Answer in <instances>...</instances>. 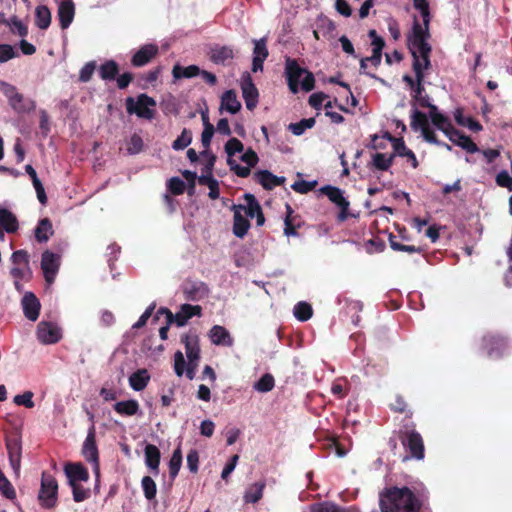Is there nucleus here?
Returning a JSON list of instances; mask_svg holds the SVG:
<instances>
[{"instance_id": "1", "label": "nucleus", "mask_w": 512, "mask_h": 512, "mask_svg": "<svg viewBox=\"0 0 512 512\" xmlns=\"http://www.w3.org/2000/svg\"><path fill=\"white\" fill-rule=\"evenodd\" d=\"M423 502L408 487H391L380 497L382 512H421Z\"/></svg>"}, {"instance_id": "2", "label": "nucleus", "mask_w": 512, "mask_h": 512, "mask_svg": "<svg viewBox=\"0 0 512 512\" xmlns=\"http://www.w3.org/2000/svg\"><path fill=\"white\" fill-rule=\"evenodd\" d=\"M285 74L289 89L292 93H297L299 85L302 90L309 92L315 87V78L312 72L302 68L297 60L290 57L285 61Z\"/></svg>"}, {"instance_id": "3", "label": "nucleus", "mask_w": 512, "mask_h": 512, "mask_svg": "<svg viewBox=\"0 0 512 512\" xmlns=\"http://www.w3.org/2000/svg\"><path fill=\"white\" fill-rule=\"evenodd\" d=\"M69 486L72 488L73 499L81 502L90 496V490L80 486L89 480V472L81 462H66L63 468Z\"/></svg>"}, {"instance_id": "4", "label": "nucleus", "mask_w": 512, "mask_h": 512, "mask_svg": "<svg viewBox=\"0 0 512 512\" xmlns=\"http://www.w3.org/2000/svg\"><path fill=\"white\" fill-rule=\"evenodd\" d=\"M398 438L411 458L416 460L424 459V441L421 434L415 430L414 424L411 428L406 425L404 429H400L398 432Z\"/></svg>"}, {"instance_id": "5", "label": "nucleus", "mask_w": 512, "mask_h": 512, "mask_svg": "<svg viewBox=\"0 0 512 512\" xmlns=\"http://www.w3.org/2000/svg\"><path fill=\"white\" fill-rule=\"evenodd\" d=\"M155 106V99L145 93L139 94L136 101L131 96L125 99L127 113L135 114L141 119L152 120L155 116Z\"/></svg>"}, {"instance_id": "6", "label": "nucleus", "mask_w": 512, "mask_h": 512, "mask_svg": "<svg viewBox=\"0 0 512 512\" xmlns=\"http://www.w3.org/2000/svg\"><path fill=\"white\" fill-rule=\"evenodd\" d=\"M202 308L199 305L182 304L180 311L173 314L168 308L161 307L157 311L154 320L159 318V315H165L168 319V324L175 323L178 327L185 326L189 319L193 316H201Z\"/></svg>"}, {"instance_id": "7", "label": "nucleus", "mask_w": 512, "mask_h": 512, "mask_svg": "<svg viewBox=\"0 0 512 512\" xmlns=\"http://www.w3.org/2000/svg\"><path fill=\"white\" fill-rule=\"evenodd\" d=\"M181 342L185 346L188 364L186 368V376L192 380L195 376V370L200 359L199 337L196 333H187L182 335Z\"/></svg>"}, {"instance_id": "8", "label": "nucleus", "mask_w": 512, "mask_h": 512, "mask_svg": "<svg viewBox=\"0 0 512 512\" xmlns=\"http://www.w3.org/2000/svg\"><path fill=\"white\" fill-rule=\"evenodd\" d=\"M507 348L506 338L499 334L487 333L481 339L480 349L490 359L502 358Z\"/></svg>"}, {"instance_id": "9", "label": "nucleus", "mask_w": 512, "mask_h": 512, "mask_svg": "<svg viewBox=\"0 0 512 512\" xmlns=\"http://www.w3.org/2000/svg\"><path fill=\"white\" fill-rule=\"evenodd\" d=\"M57 491L58 484L55 478L49 474L43 473L38 499L44 508L50 509L56 505Z\"/></svg>"}, {"instance_id": "10", "label": "nucleus", "mask_w": 512, "mask_h": 512, "mask_svg": "<svg viewBox=\"0 0 512 512\" xmlns=\"http://www.w3.org/2000/svg\"><path fill=\"white\" fill-rule=\"evenodd\" d=\"M430 37L429 33V24L421 25L417 19H414L412 25V31L407 36V44L410 52L425 49L426 47H431L428 43V38Z\"/></svg>"}, {"instance_id": "11", "label": "nucleus", "mask_w": 512, "mask_h": 512, "mask_svg": "<svg viewBox=\"0 0 512 512\" xmlns=\"http://www.w3.org/2000/svg\"><path fill=\"white\" fill-rule=\"evenodd\" d=\"M320 192L327 196L328 199L334 203L339 209L338 220L343 222L350 216L349 213V201L344 197L343 191L335 186L325 185L320 188Z\"/></svg>"}, {"instance_id": "12", "label": "nucleus", "mask_w": 512, "mask_h": 512, "mask_svg": "<svg viewBox=\"0 0 512 512\" xmlns=\"http://www.w3.org/2000/svg\"><path fill=\"white\" fill-rule=\"evenodd\" d=\"M182 292L186 300L199 301L208 296L209 288L207 284L202 281L187 279L182 284Z\"/></svg>"}, {"instance_id": "13", "label": "nucleus", "mask_w": 512, "mask_h": 512, "mask_svg": "<svg viewBox=\"0 0 512 512\" xmlns=\"http://www.w3.org/2000/svg\"><path fill=\"white\" fill-rule=\"evenodd\" d=\"M60 256L49 250L42 254L41 269L47 283L51 284L55 280V276L59 270Z\"/></svg>"}, {"instance_id": "14", "label": "nucleus", "mask_w": 512, "mask_h": 512, "mask_svg": "<svg viewBox=\"0 0 512 512\" xmlns=\"http://www.w3.org/2000/svg\"><path fill=\"white\" fill-rule=\"evenodd\" d=\"M385 137H387L389 142H391V144L393 146V150H394V152L392 154H395V157L396 156L405 157L407 159V161L411 163L412 168H414V169L418 168L419 162L416 158V155L411 149H409L406 146L403 138L394 137L389 132H385Z\"/></svg>"}, {"instance_id": "15", "label": "nucleus", "mask_w": 512, "mask_h": 512, "mask_svg": "<svg viewBox=\"0 0 512 512\" xmlns=\"http://www.w3.org/2000/svg\"><path fill=\"white\" fill-rule=\"evenodd\" d=\"M37 338L43 344H53L60 340L61 331L57 325L41 321L37 326Z\"/></svg>"}, {"instance_id": "16", "label": "nucleus", "mask_w": 512, "mask_h": 512, "mask_svg": "<svg viewBox=\"0 0 512 512\" xmlns=\"http://www.w3.org/2000/svg\"><path fill=\"white\" fill-rule=\"evenodd\" d=\"M159 53L156 44H145L141 46L131 58L134 67H143L150 63Z\"/></svg>"}, {"instance_id": "17", "label": "nucleus", "mask_w": 512, "mask_h": 512, "mask_svg": "<svg viewBox=\"0 0 512 512\" xmlns=\"http://www.w3.org/2000/svg\"><path fill=\"white\" fill-rule=\"evenodd\" d=\"M241 90L246 108L250 111L254 110L258 104L259 92L249 74L243 78Z\"/></svg>"}, {"instance_id": "18", "label": "nucleus", "mask_w": 512, "mask_h": 512, "mask_svg": "<svg viewBox=\"0 0 512 512\" xmlns=\"http://www.w3.org/2000/svg\"><path fill=\"white\" fill-rule=\"evenodd\" d=\"M231 209L234 211L233 234L238 238H243L251 226L249 220L242 215V209H245V206L233 204Z\"/></svg>"}, {"instance_id": "19", "label": "nucleus", "mask_w": 512, "mask_h": 512, "mask_svg": "<svg viewBox=\"0 0 512 512\" xmlns=\"http://www.w3.org/2000/svg\"><path fill=\"white\" fill-rule=\"evenodd\" d=\"M23 313L30 321H36L39 317L41 304L32 292H25L21 300Z\"/></svg>"}, {"instance_id": "20", "label": "nucleus", "mask_w": 512, "mask_h": 512, "mask_svg": "<svg viewBox=\"0 0 512 512\" xmlns=\"http://www.w3.org/2000/svg\"><path fill=\"white\" fill-rule=\"evenodd\" d=\"M254 179L265 190H272L276 186H281L285 183L286 178L283 176H276L268 170H259L254 173Z\"/></svg>"}, {"instance_id": "21", "label": "nucleus", "mask_w": 512, "mask_h": 512, "mask_svg": "<svg viewBox=\"0 0 512 512\" xmlns=\"http://www.w3.org/2000/svg\"><path fill=\"white\" fill-rule=\"evenodd\" d=\"M254 49H253V60H252V71H262L263 63L269 55L266 39L261 38L259 40H253Z\"/></svg>"}, {"instance_id": "22", "label": "nucleus", "mask_w": 512, "mask_h": 512, "mask_svg": "<svg viewBox=\"0 0 512 512\" xmlns=\"http://www.w3.org/2000/svg\"><path fill=\"white\" fill-rule=\"evenodd\" d=\"M234 58L231 46L215 44L210 48L209 59L217 65H225L226 61Z\"/></svg>"}, {"instance_id": "23", "label": "nucleus", "mask_w": 512, "mask_h": 512, "mask_svg": "<svg viewBox=\"0 0 512 512\" xmlns=\"http://www.w3.org/2000/svg\"><path fill=\"white\" fill-rule=\"evenodd\" d=\"M75 7L72 0H61L58 6V18L62 29L69 27L73 21Z\"/></svg>"}, {"instance_id": "24", "label": "nucleus", "mask_w": 512, "mask_h": 512, "mask_svg": "<svg viewBox=\"0 0 512 512\" xmlns=\"http://www.w3.org/2000/svg\"><path fill=\"white\" fill-rule=\"evenodd\" d=\"M82 455L86 461L94 466V470L96 471V444L93 424L89 428L88 435L83 443Z\"/></svg>"}, {"instance_id": "25", "label": "nucleus", "mask_w": 512, "mask_h": 512, "mask_svg": "<svg viewBox=\"0 0 512 512\" xmlns=\"http://www.w3.org/2000/svg\"><path fill=\"white\" fill-rule=\"evenodd\" d=\"M456 134H449L448 138L451 142H453L455 145L461 147L468 153H476L479 151L478 146L476 143L473 142V140L465 135L463 132L455 128Z\"/></svg>"}, {"instance_id": "26", "label": "nucleus", "mask_w": 512, "mask_h": 512, "mask_svg": "<svg viewBox=\"0 0 512 512\" xmlns=\"http://www.w3.org/2000/svg\"><path fill=\"white\" fill-rule=\"evenodd\" d=\"M145 464L155 474H159L161 453L157 446L147 444L144 449Z\"/></svg>"}, {"instance_id": "27", "label": "nucleus", "mask_w": 512, "mask_h": 512, "mask_svg": "<svg viewBox=\"0 0 512 512\" xmlns=\"http://www.w3.org/2000/svg\"><path fill=\"white\" fill-rule=\"evenodd\" d=\"M265 487L266 482L264 480L250 484L244 492V502L247 504H255L259 502L263 497V491Z\"/></svg>"}, {"instance_id": "28", "label": "nucleus", "mask_w": 512, "mask_h": 512, "mask_svg": "<svg viewBox=\"0 0 512 512\" xmlns=\"http://www.w3.org/2000/svg\"><path fill=\"white\" fill-rule=\"evenodd\" d=\"M416 51L410 52L413 58L412 62V68L415 72V64L418 63L420 67V72L425 74L426 70H429L431 68V60H430V54L432 51L431 47H426L425 49H420Z\"/></svg>"}, {"instance_id": "29", "label": "nucleus", "mask_w": 512, "mask_h": 512, "mask_svg": "<svg viewBox=\"0 0 512 512\" xmlns=\"http://www.w3.org/2000/svg\"><path fill=\"white\" fill-rule=\"evenodd\" d=\"M209 337L215 345L231 346L233 344L228 330L220 325H214L210 329Z\"/></svg>"}, {"instance_id": "30", "label": "nucleus", "mask_w": 512, "mask_h": 512, "mask_svg": "<svg viewBox=\"0 0 512 512\" xmlns=\"http://www.w3.org/2000/svg\"><path fill=\"white\" fill-rule=\"evenodd\" d=\"M221 108L227 110L231 114H236L241 109V103L237 99V94L234 90H227L221 97Z\"/></svg>"}, {"instance_id": "31", "label": "nucleus", "mask_w": 512, "mask_h": 512, "mask_svg": "<svg viewBox=\"0 0 512 512\" xmlns=\"http://www.w3.org/2000/svg\"><path fill=\"white\" fill-rule=\"evenodd\" d=\"M150 375L146 369H139L129 377V384L135 391H142L148 385Z\"/></svg>"}, {"instance_id": "32", "label": "nucleus", "mask_w": 512, "mask_h": 512, "mask_svg": "<svg viewBox=\"0 0 512 512\" xmlns=\"http://www.w3.org/2000/svg\"><path fill=\"white\" fill-rule=\"evenodd\" d=\"M0 223L7 233H14L18 229V221L15 215L6 208L0 207Z\"/></svg>"}, {"instance_id": "33", "label": "nucleus", "mask_w": 512, "mask_h": 512, "mask_svg": "<svg viewBox=\"0 0 512 512\" xmlns=\"http://www.w3.org/2000/svg\"><path fill=\"white\" fill-rule=\"evenodd\" d=\"M34 234L38 242H47L49 237L53 234L51 221L48 218L41 219L35 228Z\"/></svg>"}, {"instance_id": "34", "label": "nucleus", "mask_w": 512, "mask_h": 512, "mask_svg": "<svg viewBox=\"0 0 512 512\" xmlns=\"http://www.w3.org/2000/svg\"><path fill=\"white\" fill-rule=\"evenodd\" d=\"M98 70L103 80L112 81L116 79L119 73V65L114 60H108L101 64Z\"/></svg>"}, {"instance_id": "35", "label": "nucleus", "mask_w": 512, "mask_h": 512, "mask_svg": "<svg viewBox=\"0 0 512 512\" xmlns=\"http://www.w3.org/2000/svg\"><path fill=\"white\" fill-rule=\"evenodd\" d=\"M9 462L14 470V472L18 475L20 471L21 465V447L18 443H7Z\"/></svg>"}, {"instance_id": "36", "label": "nucleus", "mask_w": 512, "mask_h": 512, "mask_svg": "<svg viewBox=\"0 0 512 512\" xmlns=\"http://www.w3.org/2000/svg\"><path fill=\"white\" fill-rule=\"evenodd\" d=\"M395 154L387 156L384 153H375L372 156V167L379 171H387L393 164Z\"/></svg>"}, {"instance_id": "37", "label": "nucleus", "mask_w": 512, "mask_h": 512, "mask_svg": "<svg viewBox=\"0 0 512 512\" xmlns=\"http://www.w3.org/2000/svg\"><path fill=\"white\" fill-rule=\"evenodd\" d=\"M431 122L437 129L442 131L447 137L451 133L456 134L455 127L452 125L451 120L449 119V117L442 113L433 115V119H431Z\"/></svg>"}, {"instance_id": "38", "label": "nucleus", "mask_w": 512, "mask_h": 512, "mask_svg": "<svg viewBox=\"0 0 512 512\" xmlns=\"http://www.w3.org/2000/svg\"><path fill=\"white\" fill-rule=\"evenodd\" d=\"M51 12L47 6L39 5L35 10V24L38 28L45 30L50 26Z\"/></svg>"}, {"instance_id": "39", "label": "nucleus", "mask_w": 512, "mask_h": 512, "mask_svg": "<svg viewBox=\"0 0 512 512\" xmlns=\"http://www.w3.org/2000/svg\"><path fill=\"white\" fill-rule=\"evenodd\" d=\"M113 409L121 415L133 416L139 410V403L134 400L120 401L114 404Z\"/></svg>"}, {"instance_id": "40", "label": "nucleus", "mask_w": 512, "mask_h": 512, "mask_svg": "<svg viewBox=\"0 0 512 512\" xmlns=\"http://www.w3.org/2000/svg\"><path fill=\"white\" fill-rule=\"evenodd\" d=\"M200 74V68L197 65H189L183 67L179 64L175 65L172 70V75L175 79L192 78Z\"/></svg>"}, {"instance_id": "41", "label": "nucleus", "mask_w": 512, "mask_h": 512, "mask_svg": "<svg viewBox=\"0 0 512 512\" xmlns=\"http://www.w3.org/2000/svg\"><path fill=\"white\" fill-rule=\"evenodd\" d=\"M182 465V450L181 445L179 444L178 447L174 450L170 461H169V477L174 480L181 468Z\"/></svg>"}, {"instance_id": "42", "label": "nucleus", "mask_w": 512, "mask_h": 512, "mask_svg": "<svg viewBox=\"0 0 512 512\" xmlns=\"http://www.w3.org/2000/svg\"><path fill=\"white\" fill-rule=\"evenodd\" d=\"M8 101L10 106L18 112L29 111L34 108V103L32 101H25L23 95L19 92H17L14 97Z\"/></svg>"}, {"instance_id": "43", "label": "nucleus", "mask_w": 512, "mask_h": 512, "mask_svg": "<svg viewBox=\"0 0 512 512\" xmlns=\"http://www.w3.org/2000/svg\"><path fill=\"white\" fill-rule=\"evenodd\" d=\"M286 211H287V214H286V217H285V220H284V234L287 237H289V236H297L298 235L297 228L300 225L294 223V219L296 217H294L292 215L293 214V210H292V208H291V206L289 204L286 205Z\"/></svg>"}, {"instance_id": "44", "label": "nucleus", "mask_w": 512, "mask_h": 512, "mask_svg": "<svg viewBox=\"0 0 512 512\" xmlns=\"http://www.w3.org/2000/svg\"><path fill=\"white\" fill-rule=\"evenodd\" d=\"M316 123L315 118H304L296 123H291L288 129L296 136L302 135L307 129L314 127Z\"/></svg>"}, {"instance_id": "45", "label": "nucleus", "mask_w": 512, "mask_h": 512, "mask_svg": "<svg viewBox=\"0 0 512 512\" xmlns=\"http://www.w3.org/2000/svg\"><path fill=\"white\" fill-rule=\"evenodd\" d=\"M294 316L301 322H305L312 317L313 309L312 306L307 302H298L294 306Z\"/></svg>"}, {"instance_id": "46", "label": "nucleus", "mask_w": 512, "mask_h": 512, "mask_svg": "<svg viewBox=\"0 0 512 512\" xmlns=\"http://www.w3.org/2000/svg\"><path fill=\"white\" fill-rule=\"evenodd\" d=\"M160 108L165 115H177L179 113V106L172 94H168L160 102Z\"/></svg>"}, {"instance_id": "47", "label": "nucleus", "mask_w": 512, "mask_h": 512, "mask_svg": "<svg viewBox=\"0 0 512 512\" xmlns=\"http://www.w3.org/2000/svg\"><path fill=\"white\" fill-rule=\"evenodd\" d=\"M141 487L144 493L145 498L148 501H152L155 499L157 494V486L155 481L150 476H144L141 480Z\"/></svg>"}, {"instance_id": "48", "label": "nucleus", "mask_w": 512, "mask_h": 512, "mask_svg": "<svg viewBox=\"0 0 512 512\" xmlns=\"http://www.w3.org/2000/svg\"><path fill=\"white\" fill-rule=\"evenodd\" d=\"M244 199L246 200L247 205L245 206V209H242V211L245 212L247 217H256V214L262 209L259 202L255 198V196L250 193H246L244 195Z\"/></svg>"}, {"instance_id": "49", "label": "nucleus", "mask_w": 512, "mask_h": 512, "mask_svg": "<svg viewBox=\"0 0 512 512\" xmlns=\"http://www.w3.org/2000/svg\"><path fill=\"white\" fill-rule=\"evenodd\" d=\"M2 22L11 27L12 33H16L21 37L27 36L28 28L17 16H13L9 20L3 19Z\"/></svg>"}, {"instance_id": "50", "label": "nucleus", "mask_w": 512, "mask_h": 512, "mask_svg": "<svg viewBox=\"0 0 512 512\" xmlns=\"http://www.w3.org/2000/svg\"><path fill=\"white\" fill-rule=\"evenodd\" d=\"M192 142V132L184 128L181 134L173 141L172 148L174 150H183L188 147Z\"/></svg>"}, {"instance_id": "51", "label": "nucleus", "mask_w": 512, "mask_h": 512, "mask_svg": "<svg viewBox=\"0 0 512 512\" xmlns=\"http://www.w3.org/2000/svg\"><path fill=\"white\" fill-rule=\"evenodd\" d=\"M274 386V377L271 374L266 373L254 384V389L259 392L266 393L271 391L274 388Z\"/></svg>"}, {"instance_id": "52", "label": "nucleus", "mask_w": 512, "mask_h": 512, "mask_svg": "<svg viewBox=\"0 0 512 512\" xmlns=\"http://www.w3.org/2000/svg\"><path fill=\"white\" fill-rule=\"evenodd\" d=\"M390 247L395 251L407 252V253H421L422 249L414 245H404L396 240V236L390 234L389 236Z\"/></svg>"}, {"instance_id": "53", "label": "nucleus", "mask_w": 512, "mask_h": 512, "mask_svg": "<svg viewBox=\"0 0 512 512\" xmlns=\"http://www.w3.org/2000/svg\"><path fill=\"white\" fill-rule=\"evenodd\" d=\"M413 6L420 12L424 24H430L431 13L428 0H413Z\"/></svg>"}, {"instance_id": "54", "label": "nucleus", "mask_w": 512, "mask_h": 512, "mask_svg": "<svg viewBox=\"0 0 512 512\" xmlns=\"http://www.w3.org/2000/svg\"><path fill=\"white\" fill-rule=\"evenodd\" d=\"M429 125L428 118L425 113L415 109L411 115V127L414 130H418L419 128L422 130L423 127H427Z\"/></svg>"}, {"instance_id": "55", "label": "nucleus", "mask_w": 512, "mask_h": 512, "mask_svg": "<svg viewBox=\"0 0 512 512\" xmlns=\"http://www.w3.org/2000/svg\"><path fill=\"white\" fill-rule=\"evenodd\" d=\"M0 493L7 499H14L16 497L15 489L10 481L6 478L4 473L0 470Z\"/></svg>"}, {"instance_id": "56", "label": "nucleus", "mask_w": 512, "mask_h": 512, "mask_svg": "<svg viewBox=\"0 0 512 512\" xmlns=\"http://www.w3.org/2000/svg\"><path fill=\"white\" fill-rule=\"evenodd\" d=\"M415 76H416V83L414 84V88H411L414 92L413 98H417L422 96V93L424 92V81H425V74L420 72V67L418 63L415 64Z\"/></svg>"}, {"instance_id": "57", "label": "nucleus", "mask_w": 512, "mask_h": 512, "mask_svg": "<svg viewBox=\"0 0 512 512\" xmlns=\"http://www.w3.org/2000/svg\"><path fill=\"white\" fill-rule=\"evenodd\" d=\"M314 512H360V510L356 506L341 508L333 503H323L320 504Z\"/></svg>"}, {"instance_id": "58", "label": "nucleus", "mask_w": 512, "mask_h": 512, "mask_svg": "<svg viewBox=\"0 0 512 512\" xmlns=\"http://www.w3.org/2000/svg\"><path fill=\"white\" fill-rule=\"evenodd\" d=\"M390 409L396 413H406L407 417H412L413 415L402 395H396L395 401L390 404Z\"/></svg>"}, {"instance_id": "59", "label": "nucleus", "mask_w": 512, "mask_h": 512, "mask_svg": "<svg viewBox=\"0 0 512 512\" xmlns=\"http://www.w3.org/2000/svg\"><path fill=\"white\" fill-rule=\"evenodd\" d=\"M422 135H423V138L431 143V144H435V145H438V146H442V147H445L447 150L451 151L452 150V146L447 144V143H444L440 140H438L435 132L430 128V126L428 125L427 127H423L422 129Z\"/></svg>"}, {"instance_id": "60", "label": "nucleus", "mask_w": 512, "mask_h": 512, "mask_svg": "<svg viewBox=\"0 0 512 512\" xmlns=\"http://www.w3.org/2000/svg\"><path fill=\"white\" fill-rule=\"evenodd\" d=\"M11 261L14 265L23 266L29 271V255L26 250H17L12 253Z\"/></svg>"}, {"instance_id": "61", "label": "nucleus", "mask_w": 512, "mask_h": 512, "mask_svg": "<svg viewBox=\"0 0 512 512\" xmlns=\"http://www.w3.org/2000/svg\"><path fill=\"white\" fill-rule=\"evenodd\" d=\"M167 188L173 195H181L185 191V183L179 177H172L167 182Z\"/></svg>"}, {"instance_id": "62", "label": "nucleus", "mask_w": 512, "mask_h": 512, "mask_svg": "<svg viewBox=\"0 0 512 512\" xmlns=\"http://www.w3.org/2000/svg\"><path fill=\"white\" fill-rule=\"evenodd\" d=\"M243 150L244 145L237 138H231L225 144V152L227 153L228 158H231L236 153H241Z\"/></svg>"}, {"instance_id": "63", "label": "nucleus", "mask_w": 512, "mask_h": 512, "mask_svg": "<svg viewBox=\"0 0 512 512\" xmlns=\"http://www.w3.org/2000/svg\"><path fill=\"white\" fill-rule=\"evenodd\" d=\"M227 164L229 165L230 169L241 178H246L251 173V167L247 166H241L239 165L235 160L232 158L227 159Z\"/></svg>"}, {"instance_id": "64", "label": "nucleus", "mask_w": 512, "mask_h": 512, "mask_svg": "<svg viewBox=\"0 0 512 512\" xmlns=\"http://www.w3.org/2000/svg\"><path fill=\"white\" fill-rule=\"evenodd\" d=\"M496 183L498 186L507 188L509 191H512V177L506 170H503L497 174Z\"/></svg>"}]
</instances>
